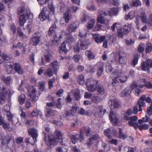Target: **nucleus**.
Listing matches in <instances>:
<instances>
[{"mask_svg":"<svg viewBox=\"0 0 152 152\" xmlns=\"http://www.w3.org/2000/svg\"><path fill=\"white\" fill-rule=\"evenodd\" d=\"M50 0H37L39 1L41 6H44L47 4L48 7H45L42 9V12L39 13V18L41 21H43L46 20L48 21H51L50 17L55 13V8L53 3H48Z\"/></svg>","mask_w":152,"mask_h":152,"instance_id":"nucleus-1","label":"nucleus"},{"mask_svg":"<svg viewBox=\"0 0 152 152\" xmlns=\"http://www.w3.org/2000/svg\"><path fill=\"white\" fill-rule=\"evenodd\" d=\"M121 113L122 122H125L129 121L128 124L129 126H133L135 129L138 128V123L137 122V117L136 116L128 117L132 115L131 110H124L121 111Z\"/></svg>","mask_w":152,"mask_h":152,"instance_id":"nucleus-2","label":"nucleus"},{"mask_svg":"<svg viewBox=\"0 0 152 152\" xmlns=\"http://www.w3.org/2000/svg\"><path fill=\"white\" fill-rule=\"evenodd\" d=\"M110 106L111 109L119 107L120 106V102L118 99L116 98L111 99L108 102ZM116 114L111 110L109 115V118L113 124L117 125L118 123V119L117 118Z\"/></svg>","mask_w":152,"mask_h":152,"instance_id":"nucleus-3","label":"nucleus"},{"mask_svg":"<svg viewBox=\"0 0 152 152\" xmlns=\"http://www.w3.org/2000/svg\"><path fill=\"white\" fill-rule=\"evenodd\" d=\"M18 13L20 15V13L24 12L23 14L20 15L19 18V25L23 26L26 21V16L28 19H31L33 18V16L29 11L27 10H25V7L24 6H22L18 8Z\"/></svg>","mask_w":152,"mask_h":152,"instance_id":"nucleus-4","label":"nucleus"},{"mask_svg":"<svg viewBox=\"0 0 152 152\" xmlns=\"http://www.w3.org/2000/svg\"><path fill=\"white\" fill-rule=\"evenodd\" d=\"M44 139V141L45 142L46 145L49 147H51L56 145L58 142V140L54 135L50 134L48 135V140H46L47 135L46 133L43 132Z\"/></svg>","mask_w":152,"mask_h":152,"instance_id":"nucleus-5","label":"nucleus"},{"mask_svg":"<svg viewBox=\"0 0 152 152\" xmlns=\"http://www.w3.org/2000/svg\"><path fill=\"white\" fill-rule=\"evenodd\" d=\"M98 81L94 78H91L86 80L85 84L88 91L91 92H95L96 89Z\"/></svg>","mask_w":152,"mask_h":152,"instance_id":"nucleus-6","label":"nucleus"},{"mask_svg":"<svg viewBox=\"0 0 152 152\" xmlns=\"http://www.w3.org/2000/svg\"><path fill=\"white\" fill-rule=\"evenodd\" d=\"M1 146L5 145L8 148H11L14 145V138L11 136L7 134L1 139Z\"/></svg>","mask_w":152,"mask_h":152,"instance_id":"nucleus-7","label":"nucleus"},{"mask_svg":"<svg viewBox=\"0 0 152 152\" xmlns=\"http://www.w3.org/2000/svg\"><path fill=\"white\" fill-rule=\"evenodd\" d=\"M10 93V91L7 90L6 86L3 85L0 89V104H3L5 102L6 96Z\"/></svg>","mask_w":152,"mask_h":152,"instance_id":"nucleus-8","label":"nucleus"},{"mask_svg":"<svg viewBox=\"0 0 152 152\" xmlns=\"http://www.w3.org/2000/svg\"><path fill=\"white\" fill-rule=\"evenodd\" d=\"M103 112V114L105 113L106 112V109H104L103 108V105H101L98 106H94V108L93 110V113L95 116H99L101 115L102 112Z\"/></svg>","mask_w":152,"mask_h":152,"instance_id":"nucleus-9","label":"nucleus"},{"mask_svg":"<svg viewBox=\"0 0 152 152\" xmlns=\"http://www.w3.org/2000/svg\"><path fill=\"white\" fill-rule=\"evenodd\" d=\"M142 70L146 71L149 70L150 68H152V60L148 59L146 61H142L141 64Z\"/></svg>","mask_w":152,"mask_h":152,"instance_id":"nucleus-10","label":"nucleus"},{"mask_svg":"<svg viewBox=\"0 0 152 152\" xmlns=\"http://www.w3.org/2000/svg\"><path fill=\"white\" fill-rule=\"evenodd\" d=\"M78 44L80 47V49L82 50L87 49L88 46L90 43L88 40L86 39V38H82L79 40Z\"/></svg>","mask_w":152,"mask_h":152,"instance_id":"nucleus-11","label":"nucleus"},{"mask_svg":"<svg viewBox=\"0 0 152 152\" xmlns=\"http://www.w3.org/2000/svg\"><path fill=\"white\" fill-rule=\"evenodd\" d=\"M104 64L102 61L98 62L96 64L97 69V75L98 77L101 76L103 72Z\"/></svg>","mask_w":152,"mask_h":152,"instance_id":"nucleus-12","label":"nucleus"},{"mask_svg":"<svg viewBox=\"0 0 152 152\" xmlns=\"http://www.w3.org/2000/svg\"><path fill=\"white\" fill-rule=\"evenodd\" d=\"M60 66V63L56 60L50 64V68L53 69L54 73L56 74L59 69Z\"/></svg>","mask_w":152,"mask_h":152,"instance_id":"nucleus-13","label":"nucleus"},{"mask_svg":"<svg viewBox=\"0 0 152 152\" xmlns=\"http://www.w3.org/2000/svg\"><path fill=\"white\" fill-rule=\"evenodd\" d=\"M145 99V94L142 95L140 97L137 102V104L138 105L139 108L138 110L139 111H142V107H144L145 104L144 102Z\"/></svg>","mask_w":152,"mask_h":152,"instance_id":"nucleus-14","label":"nucleus"},{"mask_svg":"<svg viewBox=\"0 0 152 152\" xmlns=\"http://www.w3.org/2000/svg\"><path fill=\"white\" fill-rule=\"evenodd\" d=\"M28 133L30 136L32 137L34 142H37V138L38 136L37 130L32 128L28 129Z\"/></svg>","mask_w":152,"mask_h":152,"instance_id":"nucleus-15","label":"nucleus"},{"mask_svg":"<svg viewBox=\"0 0 152 152\" xmlns=\"http://www.w3.org/2000/svg\"><path fill=\"white\" fill-rule=\"evenodd\" d=\"M79 23L77 22H75L70 23L68 26V31L70 33L76 31L78 27Z\"/></svg>","mask_w":152,"mask_h":152,"instance_id":"nucleus-16","label":"nucleus"},{"mask_svg":"<svg viewBox=\"0 0 152 152\" xmlns=\"http://www.w3.org/2000/svg\"><path fill=\"white\" fill-rule=\"evenodd\" d=\"M118 72L117 71L113 72L111 74L110 76L111 77H114V78L112 79V84L113 86H116L119 85V83L118 81L117 77Z\"/></svg>","mask_w":152,"mask_h":152,"instance_id":"nucleus-17","label":"nucleus"},{"mask_svg":"<svg viewBox=\"0 0 152 152\" xmlns=\"http://www.w3.org/2000/svg\"><path fill=\"white\" fill-rule=\"evenodd\" d=\"M93 36L94 41L97 43H101L104 41L105 38V36H100L96 34L93 35Z\"/></svg>","mask_w":152,"mask_h":152,"instance_id":"nucleus-18","label":"nucleus"},{"mask_svg":"<svg viewBox=\"0 0 152 152\" xmlns=\"http://www.w3.org/2000/svg\"><path fill=\"white\" fill-rule=\"evenodd\" d=\"M13 68L15 72L19 75H22L24 73L23 70L19 63H15L14 64Z\"/></svg>","mask_w":152,"mask_h":152,"instance_id":"nucleus-19","label":"nucleus"},{"mask_svg":"<svg viewBox=\"0 0 152 152\" xmlns=\"http://www.w3.org/2000/svg\"><path fill=\"white\" fill-rule=\"evenodd\" d=\"M119 61L121 64H125L127 60V57L125 53L120 52L119 54Z\"/></svg>","mask_w":152,"mask_h":152,"instance_id":"nucleus-20","label":"nucleus"},{"mask_svg":"<svg viewBox=\"0 0 152 152\" xmlns=\"http://www.w3.org/2000/svg\"><path fill=\"white\" fill-rule=\"evenodd\" d=\"M31 40L33 43V45L37 46L38 45L40 40V37L38 36L33 35L32 37Z\"/></svg>","mask_w":152,"mask_h":152,"instance_id":"nucleus-21","label":"nucleus"},{"mask_svg":"<svg viewBox=\"0 0 152 152\" xmlns=\"http://www.w3.org/2000/svg\"><path fill=\"white\" fill-rule=\"evenodd\" d=\"M96 90L97 93L101 95H103L105 93L104 88L102 84H98L97 86Z\"/></svg>","mask_w":152,"mask_h":152,"instance_id":"nucleus-22","label":"nucleus"},{"mask_svg":"<svg viewBox=\"0 0 152 152\" xmlns=\"http://www.w3.org/2000/svg\"><path fill=\"white\" fill-rule=\"evenodd\" d=\"M118 80L121 83H124L126 81L127 77L126 76H124L121 72H118L117 75Z\"/></svg>","mask_w":152,"mask_h":152,"instance_id":"nucleus-23","label":"nucleus"},{"mask_svg":"<svg viewBox=\"0 0 152 152\" xmlns=\"http://www.w3.org/2000/svg\"><path fill=\"white\" fill-rule=\"evenodd\" d=\"M131 93V91L129 88H127L121 92L120 94L121 97H126L129 96Z\"/></svg>","mask_w":152,"mask_h":152,"instance_id":"nucleus-24","label":"nucleus"},{"mask_svg":"<svg viewBox=\"0 0 152 152\" xmlns=\"http://www.w3.org/2000/svg\"><path fill=\"white\" fill-rule=\"evenodd\" d=\"M101 100V99L99 94L97 93H95L94 94L92 97L91 101L93 103L97 104L99 103Z\"/></svg>","mask_w":152,"mask_h":152,"instance_id":"nucleus-25","label":"nucleus"},{"mask_svg":"<svg viewBox=\"0 0 152 152\" xmlns=\"http://www.w3.org/2000/svg\"><path fill=\"white\" fill-rule=\"evenodd\" d=\"M66 45L64 42H63L61 45L59 49V51L60 54H66L68 52V50L66 48Z\"/></svg>","mask_w":152,"mask_h":152,"instance_id":"nucleus-26","label":"nucleus"},{"mask_svg":"<svg viewBox=\"0 0 152 152\" xmlns=\"http://www.w3.org/2000/svg\"><path fill=\"white\" fill-rule=\"evenodd\" d=\"M101 15L105 18H106L107 21L108 22L110 21L111 16L109 11H102L101 12Z\"/></svg>","mask_w":152,"mask_h":152,"instance_id":"nucleus-27","label":"nucleus"},{"mask_svg":"<svg viewBox=\"0 0 152 152\" xmlns=\"http://www.w3.org/2000/svg\"><path fill=\"white\" fill-rule=\"evenodd\" d=\"M131 24L128 23L124 26L123 31L124 34H126L129 33L131 30Z\"/></svg>","mask_w":152,"mask_h":152,"instance_id":"nucleus-28","label":"nucleus"},{"mask_svg":"<svg viewBox=\"0 0 152 152\" xmlns=\"http://www.w3.org/2000/svg\"><path fill=\"white\" fill-rule=\"evenodd\" d=\"M118 137L120 139H122L124 140L126 139L127 137L126 134L122 132V129L121 128H119Z\"/></svg>","mask_w":152,"mask_h":152,"instance_id":"nucleus-29","label":"nucleus"},{"mask_svg":"<svg viewBox=\"0 0 152 152\" xmlns=\"http://www.w3.org/2000/svg\"><path fill=\"white\" fill-rule=\"evenodd\" d=\"M70 137L72 144H75L79 140V134H72L70 136Z\"/></svg>","mask_w":152,"mask_h":152,"instance_id":"nucleus-30","label":"nucleus"},{"mask_svg":"<svg viewBox=\"0 0 152 152\" xmlns=\"http://www.w3.org/2000/svg\"><path fill=\"white\" fill-rule=\"evenodd\" d=\"M85 54L89 60L93 59L95 57L94 54L92 53V51L90 50L86 51L85 52Z\"/></svg>","mask_w":152,"mask_h":152,"instance_id":"nucleus-31","label":"nucleus"},{"mask_svg":"<svg viewBox=\"0 0 152 152\" xmlns=\"http://www.w3.org/2000/svg\"><path fill=\"white\" fill-rule=\"evenodd\" d=\"M95 24V21L94 19H91L89 21L87 24V28L88 30L91 29L94 26Z\"/></svg>","mask_w":152,"mask_h":152,"instance_id":"nucleus-32","label":"nucleus"},{"mask_svg":"<svg viewBox=\"0 0 152 152\" xmlns=\"http://www.w3.org/2000/svg\"><path fill=\"white\" fill-rule=\"evenodd\" d=\"M37 90L36 88H34L31 91V92L29 94V96L34 101H36L38 97H37L36 95Z\"/></svg>","mask_w":152,"mask_h":152,"instance_id":"nucleus-33","label":"nucleus"},{"mask_svg":"<svg viewBox=\"0 0 152 152\" xmlns=\"http://www.w3.org/2000/svg\"><path fill=\"white\" fill-rule=\"evenodd\" d=\"M37 90L36 88H34L31 91V92L29 94V96L34 101H36L38 97H37L36 95Z\"/></svg>","mask_w":152,"mask_h":152,"instance_id":"nucleus-34","label":"nucleus"},{"mask_svg":"<svg viewBox=\"0 0 152 152\" xmlns=\"http://www.w3.org/2000/svg\"><path fill=\"white\" fill-rule=\"evenodd\" d=\"M74 98L76 101L79 100L80 98V92L79 90H75L73 92Z\"/></svg>","mask_w":152,"mask_h":152,"instance_id":"nucleus-35","label":"nucleus"},{"mask_svg":"<svg viewBox=\"0 0 152 152\" xmlns=\"http://www.w3.org/2000/svg\"><path fill=\"white\" fill-rule=\"evenodd\" d=\"M1 77L2 80L7 85H10L11 80V77L8 76L7 77H5L4 76H2Z\"/></svg>","mask_w":152,"mask_h":152,"instance_id":"nucleus-36","label":"nucleus"},{"mask_svg":"<svg viewBox=\"0 0 152 152\" xmlns=\"http://www.w3.org/2000/svg\"><path fill=\"white\" fill-rule=\"evenodd\" d=\"M54 135L57 138L58 140H62V134L61 132L58 130H56L54 133Z\"/></svg>","mask_w":152,"mask_h":152,"instance_id":"nucleus-37","label":"nucleus"},{"mask_svg":"<svg viewBox=\"0 0 152 152\" xmlns=\"http://www.w3.org/2000/svg\"><path fill=\"white\" fill-rule=\"evenodd\" d=\"M152 51V44L150 42H148L146 44L145 51L147 53H149Z\"/></svg>","mask_w":152,"mask_h":152,"instance_id":"nucleus-38","label":"nucleus"},{"mask_svg":"<svg viewBox=\"0 0 152 152\" xmlns=\"http://www.w3.org/2000/svg\"><path fill=\"white\" fill-rule=\"evenodd\" d=\"M135 16V12L134 11H131L127 15L125 16V19L127 20L129 19H133Z\"/></svg>","mask_w":152,"mask_h":152,"instance_id":"nucleus-39","label":"nucleus"},{"mask_svg":"<svg viewBox=\"0 0 152 152\" xmlns=\"http://www.w3.org/2000/svg\"><path fill=\"white\" fill-rule=\"evenodd\" d=\"M104 135L108 139H111L113 138L112 136L110 134L111 129L110 128H108L104 129Z\"/></svg>","mask_w":152,"mask_h":152,"instance_id":"nucleus-40","label":"nucleus"},{"mask_svg":"<svg viewBox=\"0 0 152 152\" xmlns=\"http://www.w3.org/2000/svg\"><path fill=\"white\" fill-rule=\"evenodd\" d=\"M6 115L7 120L9 122H11L12 124H13V116L12 114L11 113V112L9 110L7 111Z\"/></svg>","mask_w":152,"mask_h":152,"instance_id":"nucleus-41","label":"nucleus"},{"mask_svg":"<svg viewBox=\"0 0 152 152\" xmlns=\"http://www.w3.org/2000/svg\"><path fill=\"white\" fill-rule=\"evenodd\" d=\"M150 120V118L149 116L146 115L145 117L142 118L141 119L139 120L138 122L139 124H141L143 122H148Z\"/></svg>","mask_w":152,"mask_h":152,"instance_id":"nucleus-42","label":"nucleus"},{"mask_svg":"<svg viewBox=\"0 0 152 152\" xmlns=\"http://www.w3.org/2000/svg\"><path fill=\"white\" fill-rule=\"evenodd\" d=\"M139 60V57L138 55H135L134 56V57L132 61L131 64L134 67L137 64Z\"/></svg>","mask_w":152,"mask_h":152,"instance_id":"nucleus-43","label":"nucleus"},{"mask_svg":"<svg viewBox=\"0 0 152 152\" xmlns=\"http://www.w3.org/2000/svg\"><path fill=\"white\" fill-rule=\"evenodd\" d=\"M9 59H10V58L6 55H0V64L6 61H8Z\"/></svg>","mask_w":152,"mask_h":152,"instance_id":"nucleus-44","label":"nucleus"},{"mask_svg":"<svg viewBox=\"0 0 152 152\" xmlns=\"http://www.w3.org/2000/svg\"><path fill=\"white\" fill-rule=\"evenodd\" d=\"M77 82L80 85H83L84 82V78L82 74L80 75L77 77Z\"/></svg>","mask_w":152,"mask_h":152,"instance_id":"nucleus-45","label":"nucleus"},{"mask_svg":"<svg viewBox=\"0 0 152 152\" xmlns=\"http://www.w3.org/2000/svg\"><path fill=\"white\" fill-rule=\"evenodd\" d=\"M111 17L113 15H116L118 12V8H112L109 11Z\"/></svg>","mask_w":152,"mask_h":152,"instance_id":"nucleus-46","label":"nucleus"},{"mask_svg":"<svg viewBox=\"0 0 152 152\" xmlns=\"http://www.w3.org/2000/svg\"><path fill=\"white\" fill-rule=\"evenodd\" d=\"M25 95L24 94H21L18 97V101L20 104L22 105L25 102Z\"/></svg>","mask_w":152,"mask_h":152,"instance_id":"nucleus-47","label":"nucleus"},{"mask_svg":"<svg viewBox=\"0 0 152 152\" xmlns=\"http://www.w3.org/2000/svg\"><path fill=\"white\" fill-rule=\"evenodd\" d=\"M63 17L65 23H68L70 19V15L68 11H67L65 12L64 15Z\"/></svg>","mask_w":152,"mask_h":152,"instance_id":"nucleus-48","label":"nucleus"},{"mask_svg":"<svg viewBox=\"0 0 152 152\" xmlns=\"http://www.w3.org/2000/svg\"><path fill=\"white\" fill-rule=\"evenodd\" d=\"M53 71L51 68H49L47 70L46 72H45V74L48 76L49 77H51L53 75V72H54Z\"/></svg>","mask_w":152,"mask_h":152,"instance_id":"nucleus-49","label":"nucleus"},{"mask_svg":"<svg viewBox=\"0 0 152 152\" xmlns=\"http://www.w3.org/2000/svg\"><path fill=\"white\" fill-rule=\"evenodd\" d=\"M140 18L142 23L148 24V19H147V16L145 13H142Z\"/></svg>","mask_w":152,"mask_h":152,"instance_id":"nucleus-50","label":"nucleus"},{"mask_svg":"<svg viewBox=\"0 0 152 152\" xmlns=\"http://www.w3.org/2000/svg\"><path fill=\"white\" fill-rule=\"evenodd\" d=\"M17 32L18 36H19L22 37L23 39L27 38L28 37L26 35L23 34L21 28H17Z\"/></svg>","mask_w":152,"mask_h":152,"instance_id":"nucleus-51","label":"nucleus"},{"mask_svg":"<svg viewBox=\"0 0 152 152\" xmlns=\"http://www.w3.org/2000/svg\"><path fill=\"white\" fill-rule=\"evenodd\" d=\"M141 1L139 0L133 1H132L131 6L133 7H138L141 6Z\"/></svg>","mask_w":152,"mask_h":152,"instance_id":"nucleus-52","label":"nucleus"},{"mask_svg":"<svg viewBox=\"0 0 152 152\" xmlns=\"http://www.w3.org/2000/svg\"><path fill=\"white\" fill-rule=\"evenodd\" d=\"M100 15V17H98L97 18V22H99V23L102 24L104 23L105 22L107 21L106 18L104 17L103 16H101V15Z\"/></svg>","mask_w":152,"mask_h":152,"instance_id":"nucleus-53","label":"nucleus"},{"mask_svg":"<svg viewBox=\"0 0 152 152\" xmlns=\"http://www.w3.org/2000/svg\"><path fill=\"white\" fill-rule=\"evenodd\" d=\"M144 86L145 87L148 89L152 88V83L148 81L145 83L144 85L140 86V87L141 88H143Z\"/></svg>","mask_w":152,"mask_h":152,"instance_id":"nucleus-54","label":"nucleus"},{"mask_svg":"<svg viewBox=\"0 0 152 152\" xmlns=\"http://www.w3.org/2000/svg\"><path fill=\"white\" fill-rule=\"evenodd\" d=\"M99 135L97 134L93 135L90 138L93 141L94 143H97L99 141Z\"/></svg>","mask_w":152,"mask_h":152,"instance_id":"nucleus-55","label":"nucleus"},{"mask_svg":"<svg viewBox=\"0 0 152 152\" xmlns=\"http://www.w3.org/2000/svg\"><path fill=\"white\" fill-rule=\"evenodd\" d=\"M52 38L53 39H52V43L53 45L59 43V39H58L57 36L56 34L53 36Z\"/></svg>","mask_w":152,"mask_h":152,"instance_id":"nucleus-56","label":"nucleus"},{"mask_svg":"<svg viewBox=\"0 0 152 152\" xmlns=\"http://www.w3.org/2000/svg\"><path fill=\"white\" fill-rule=\"evenodd\" d=\"M138 127L140 130L141 131L142 129L147 130L148 129L149 125L148 124H145L139 125H138Z\"/></svg>","mask_w":152,"mask_h":152,"instance_id":"nucleus-57","label":"nucleus"},{"mask_svg":"<svg viewBox=\"0 0 152 152\" xmlns=\"http://www.w3.org/2000/svg\"><path fill=\"white\" fill-rule=\"evenodd\" d=\"M91 128L89 127L86 126L84 127L85 132L86 133V134L87 137H89L91 135Z\"/></svg>","mask_w":152,"mask_h":152,"instance_id":"nucleus-58","label":"nucleus"},{"mask_svg":"<svg viewBox=\"0 0 152 152\" xmlns=\"http://www.w3.org/2000/svg\"><path fill=\"white\" fill-rule=\"evenodd\" d=\"M6 68V71L8 74H10L12 73H14V71L13 66H7L5 67Z\"/></svg>","mask_w":152,"mask_h":152,"instance_id":"nucleus-59","label":"nucleus"},{"mask_svg":"<svg viewBox=\"0 0 152 152\" xmlns=\"http://www.w3.org/2000/svg\"><path fill=\"white\" fill-rule=\"evenodd\" d=\"M89 16L85 13H84L83 17L81 18V20L83 22L86 21L88 20L89 19Z\"/></svg>","mask_w":152,"mask_h":152,"instance_id":"nucleus-60","label":"nucleus"},{"mask_svg":"<svg viewBox=\"0 0 152 152\" xmlns=\"http://www.w3.org/2000/svg\"><path fill=\"white\" fill-rule=\"evenodd\" d=\"M9 60L10 59H9L8 60L4 62V66L5 67L13 66V63Z\"/></svg>","mask_w":152,"mask_h":152,"instance_id":"nucleus-61","label":"nucleus"},{"mask_svg":"<svg viewBox=\"0 0 152 152\" xmlns=\"http://www.w3.org/2000/svg\"><path fill=\"white\" fill-rule=\"evenodd\" d=\"M80 58V56L78 54H75L73 57V60L76 63H77L79 61Z\"/></svg>","mask_w":152,"mask_h":152,"instance_id":"nucleus-62","label":"nucleus"},{"mask_svg":"<svg viewBox=\"0 0 152 152\" xmlns=\"http://www.w3.org/2000/svg\"><path fill=\"white\" fill-rule=\"evenodd\" d=\"M73 115V113L72 112V111L70 110H66L64 114V116L65 117H68L69 116H72Z\"/></svg>","mask_w":152,"mask_h":152,"instance_id":"nucleus-63","label":"nucleus"},{"mask_svg":"<svg viewBox=\"0 0 152 152\" xmlns=\"http://www.w3.org/2000/svg\"><path fill=\"white\" fill-rule=\"evenodd\" d=\"M102 26L101 23L97 22L96 25L94 28V30L95 31H98L101 29Z\"/></svg>","mask_w":152,"mask_h":152,"instance_id":"nucleus-64","label":"nucleus"}]
</instances>
